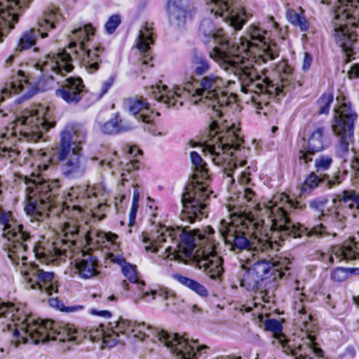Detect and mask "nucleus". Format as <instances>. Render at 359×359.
<instances>
[{
    "label": "nucleus",
    "instance_id": "obj_3",
    "mask_svg": "<svg viewBox=\"0 0 359 359\" xmlns=\"http://www.w3.org/2000/svg\"><path fill=\"white\" fill-rule=\"evenodd\" d=\"M332 203L334 212L327 216L324 213L321 214L325 217L323 221L327 226L320 224V226L309 230L292 222L290 217L292 213L302 211L306 205L290 198L284 193L275 195L270 201L271 205L266 209L271 218L270 233L258 240L262 250H278L285 241L291 238H302L305 236V241H307V238L313 235L335 236L337 233L334 229H344L348 215L355 217L359 214V192L354 189L343 190L332 196Z\"/></svg>",
    "mask_w": 359,
    "mask_h": 359
},
{
    "label": "nucleus",
    "instance_id": "obj_33",
    "mask_svg": "<svg viewBox=\"0 0 359 359\" xmlns=\"http://www.w3.org/2000/svg\"><path fill=\"white\" fill-rule=\"evenodd\" d=\"M125 104L131 114L137 116V119H140L142 121L147 123H150L151 117L148 113L149 104L142 97L138 98L135 97L128 98L126 101Z\"/></svg>",
    "mask_w": 359,
    "mask_h": 359
},
{
    "label": "nucleus",
    "instance_id": "obj_41",
    "mask_svg": "<svg viewBox=\"0 0 359 359\" xmlns=\"http://www.w3.org/2000/svg\"><path fill=\"white\" fill-rule=\"evenodd\" d=\"M123 162L120 161L119 157L116 151H113L100 162L101 167L121 169Z\"/></svg>",
    "mask_w": 359,
    "mask_h": 359
},
{
    "label": "nucleus",
    "instance_id": "obj_55",
    "mask_svg": "<svg viewBox=\"0 0 359 359\" xmlns=\"http://www.w3.org/2000/svg\"><path fill=\"white\" fill-rule=\"evenodd\" d=\"M313 62V57L309 53H304V58L302 65V69L304 71L306 72L310 69V67Z\"/></svg>",
    "mask_w": 359,
    "mask_h": 359
},
{
    "label": "nucleus",
    "instance_id": "obj_60",
    "mask_svg": "<svg viewBox=\"0 0 359 359\" xmlns=\"http://www.w3.org/2000/svg\"><path fill=\"white\" fill-rule=\"evenodd\" d=\"M243 197L248 202L252 201L255 197V192L251 189L247 188L244 191Z\"/></svg>",
    "mask_w": 359,
    "mask_h": 359
},
{
    "label": "nucleus",
    "instance_id": "obj_21",
    "mask_svg": "<svg viewBox=\"0 0 359 359\" xmlns=\"http://www.w3.org/2000/svg\"><path fill=\"white\" fill-rule=\"evenodd\" d=\"M62 19V15L57 13V10H51L46 13L44 18L39 20L38 28H32L22 33L15 51L22 52L30 48L35 44L39 36L46 38L48 36L47 31L55 29Z\"/></svg>",
    "mask_w": 359,
    "mask_h": 359
},
{
    "label": "nucleus",
    "instance_id": "obj_50",
    "mask_svg": "<svg viewBox=\"0 0 359 359\" xmlns=\"http://www.w3.org/2000/svg\"><path fill=\"white\" fill-rule=\"evenodd\" d=\"M140 161L138 160H130L123 163L121 170H125L128 175L131 172L139 169Z\"/></svg>",
    "mask_w": 359,
    "mask_h": 359
},
{
    "label": "nucleus",
    "instance_id": "obj_29",
    "mask_svg": "<svg viewBox=\"0 0 359 359\" xmlns=\"http://www.w3.org/2000/svg\"><path fill=\"white\" fill-rule=\"evenodd\" d=\"M122 272L124 276L128 279L130 282L131 285H130L126 280H123L121 283V285L123 288L126 290H138V298L135 299V303L137 304L139 299H142V293L143 292H147L144 290V283L142 280H140L137 276V273L136 271V268L135 266L132 264H127L122 267Z\"/></svg>",
    "mask_w": 359,
    "mask_h": 359
},
{
    "label": "nucleus",
    "instance_id": "obj_61",
    "mask_svg": "<svg viewBox=\"0 0 359 359\" xmlns=\"http://www.w3.org/2000/svg\"><path fill=\"white\" fill-rule=\"evenodd\" d=\"M90 313L93 315L102 316L107 318L111 316V313L109 311H97L96 309H91Z\"/></svg>",
    "mask_w": 359,
    "mask_h": 359
},
{
    "label": "nucleus",
    "instance_id": "obj_15",
    "mask_svg": "<svg viewBox=\"0 0 359 359\" xmlns=\"http://www.w3.org/2000/svg\"><path fill=\"white\" fill-rule=\"evenodd\" d=\"M117 326L124 329L125 332L126 330H130V334H133V338H137L140 340L151 338L153 341H159L170 351H177L178 354L182 353L187 354V351L192 350L187 344L188 337L185 334L180 336L177 333L168 332L150 325L147 326L144 323H137L135 321H121L117 323Z\"/></svg>",
    "mask_w": 359,
    "mask_h": 359
},
{
    "label": "nucleus",
    "instance_id": "obj_42",
    "mask_svg": "<svg viewBox=\"0 0 359 359\" xmlns=\"http://www.w3.org/2000/svg\"><path fill=\"white\" fill-rule=\"evenodd\" d=\"M284 352L288 355H293L295 359H306V352L304 351V345H299L293 347L290 344L283 345Z\"/></svg>",
    "mask_w": 359,
    "mask_h": 359
},
{
    "label": "nucleus",
    "instance_id": "obj_4",
    "mask_svg": "<svg viewBox=\"0 0 359 359\" xmlns=\"http://www.w3.org/2000/svg\"><path fill=\"white\" fill-rule=\"evenodd\" d=\"M125 320L109 323L110 327L106 330L100 324L96 328L95 335L90 331L76 327L74 325L58 323L50 320L36 318L33 315L27 314L22 304L4 302L0 300V323L2 331L11 332L16 338L17 345L26 344L29 341L32 344L58 341L67 344L65 350H69L74 344H80L88 335L90 338L102 339L103 344L108 347H114L121 340L119 334L130 336V330L121 329L117 323Z\"/></svg>",
    "mask_w": 359,
    "mask_h": 359
},
{
    "label": "nucleus",
    "instance_id": "obj_38",
    "mask_svg": "<svg viewBox=\"0 0 359 359\" xmlns=\"http://www.w3.org/2000/svg\"><path fill=\"white\" fill-rule=\"evenodd\" d=\"M287 18L291 24L298 27L302 32H306L309 29V23L302 12L299 13L294 10H290L287 12Z\"/></svg>",
    "mask_w": 359,
    "mask_h": 359
},
{
    "label": "nucleus",
    "instance_id": "obj_36",
    "mask_svg": "<svg viewBox=\"0 0 359 359\" xmlns=\"http://www.w3.org/2000/svg\"><path fill=\"white\" fill-rule=\"evenodd\" d=\"M172 277L175 280L181 283L184 286L187 287V288L190 289L200 297H207L208 296V290L203 285L201 284L198 281L178 273H173L172 275Z\"/></svg>",
    "mask_w": 359,
    "mask_h": 359
},
{
    "label": "nucleus",
    "instance_id": "obj_63",
    "mask_svg": "<svg viewBox=\"0 0 359 359\" xmlns=\"http://www.w3.org/2000/svg\"><path fill=\"white\" fill-rule=\"evenodd\" d=\"M20 52H16L15 50L14 53L11 55L6 60V66L8 67L11 66L16 57L17 55L19 54Z\"/></svg>",
    "mask_w": 359,
    "mask_h": 359
},
{
    "label": "nucleus",
    "instance_id": "obj_56",
    "mask_svg": "<svg viewBox=\"0 0 359 359\" xmlns=\"http://www.w3.org/2000/svg\"><path fill=\"white\" fill-rule=\"evenodd\" d=\"M299 313L302 315V320L304 324H307L309 321H313V316L311 313H308L306 308L302 306L301 309L299 310Z\"/></svg>",
    "mask_w": 359,
    "mask_h": 359
},
{
    "label": "nucleus",
    "instance_id": "obj_5",
    "mask_svg": "<svg viewBox=\"0 0 359 359\" xmlns=\"http://www.w3.org/2000/svg\"><path fill=\"white\" fill-rule=\"evenodd\" d=\"M208 231L202 234L199 230H191L189 227L169 229L165 226H156L149 236H144L143 242L148 243L145 246L147 251L158 252L165 244L171 243L165 247L161 256L163 259L170 258L182 261V255L191 257L194 253L201 256L196 260V265L212 280L220 279L224 272L222 259L215 251V242L212 236L215 231L208 226Z\"/></svg>",
    "mask_w": 359,
    "mask_h": 359
},
{
    "label": "nucleus",
    "instance_id": "obj_31",
    "mask_svg": "<svg viewBox=\"0 0 359 359\" xmlns=\"http://www.w3.org/2000/svg\"><path fill=\"white\" fill-rule=\"evenodd\" d=\"M16 18V15L12 13L11 1L0 0V42L14 28L13 20Z\"/></svg>",
    "mask_w": 359,
    "mask_h": 359
},
{
    "label": "nucleus",
    "instance_id": "obj_39",
    "mask_svg": "<svg viewBox=\"0 0 359 359\" xmlns=\"http://www.w3.org/2000/svg\"><path fill=\"white\" fill-rule=\"evenodd\" d=\"M333 163L332 156L320 154L314 160V167L317 172L328 170Z\"/></svg>",
    "mask_w": 359,
    "mask_h": 359
},
{
    "label": "nucleus",
    "instance_id": "obj_27",
    "mask_svg": "<svg viewBox=\"0 0 359 359\" xmlns=\"http://www.w3.org/2000/svg\"><path fill=\"white\" fill-rule=\"evenodd\" d=\"M191 74L187 81H193L215 71L210 58L194 50L191 58Z\"/></svg>",
    "mask_w": 359,
    "mask_h": 359
},
{
    "label": "nucleus",
    "instance_id": "obj_32",
    "mask_svg": "<svg viewBox=\"0 0 359 359\" xmlns=\"http://www.w3.org/2000/svg\"><path fill=\"white\" fill-rule=\"evenodd\" d=\"M241 285L248 291H254L257 294V297L260 298L264 302L269 303L273 301V298H266L262 290H264L266 287L264 286V281H262L257 275H255L250 269L245 273L243 279L241 281Z\"/></svg>",
    "mask_w": 359,
    "mask_h": 359
},
{
    "label": "nucleus",
    "instance_id": "obj_16",
    "mask_svg": "<svg viewBox=\"0 0 359 359\" xmlns=\"http://www.w3.org/2000/svg\"><path fill=\"white\" fill-rule=\"evenodd\" d=\"M79 238H84L87 245L93 244V238L90 233H88L86 230H81L77 224L68 222L64 228L63 238L58 239L47 247L35 243L33 251L36 259L48 264L53 261L55 257H68L71 254L70 248L76 244Z\"/></svg>",
    "mask_w": 359,
    "mask_h": 359
},
{
    "label": "nucleus",
    "instance_id": "obj_49",
    "mask_svg": "<svg viewBox=\"0 0 359 359\" xmlns=\"http://www.w3.org/2000/svg\"><path fill=\"white\" fill-rule=\"evenodd\" d=\"M2 155L4 156H8L11 161L15 160L20 154V151L17 148L4 147L2 148Z\"/></svg>",
    "mask_w": 359,
    "mask_h": 359
},
{
    "label": "nucleus",
    "instance_id": "obj_57",
    "mask_svg": "<svg viewBox=\"0 0 359 359\" xmlns=\"http://www.w3.org/2000/svg\"><path fill=\"white\" fill-rule=\"evenodd\" d=\"M139 206L131 205L129 213V224L130 227L133 226L135 224L136 219L137 212Z\"/></svg>",
    "mask_w": 359,
    "mask_h": 359
},
{
    "label": "nucleus",
    "instance_id": "obj_22",
    "mask_svg": "<svg viewBox=\"0 0 359 359\" xmlns=\"http://www.w3.org/2000/svg\"><path fill=\"white\" fill-rule=\"evenodd\" d=\"M25 276L27 285L32 289L38 290L47 296L57 292L55 274L39 269L36 264H32L25 271Z\"/></svg>",
    "mask_w": 359,
    "mask_h": 359
},
{
    "label": "nucleus",
    "instance_id": "obj_51",
    "mask_svg": "<svg viewBox=\"0 0 359 359\" xmlns=\"http://www.w3.org/2000/svg\"><path fill=\"white\" fill-rule=\"evenodd\" d=\"M115 81V75L110 76L102 85L100 93L98 96V98H101L104 96L109 90V88L113 86Z\"/></svg>",
    "mask_w": 359,
    "mask_h": 359
},
{
    "label": "nucleus",
    "instance_id": "obj_48",
    "mask_svg": "<svg viewBox=\"0 0 359 359\" xmlns=\"http://www.w3.org/2000/svg\"><path fill=\"white\" fill-rule=\"evenodd\" d=\"M264 326L266 327V330L273 332H278L281 331L282 330L281 324L278 320L276 319L266 320L264 323Z\"/></svg>",
    "mask_w": 359,
    "mask_h": 359
},
{
    "label": "nucleus",
    "instance_id": "obj_28",
    "mask_svg": "<svg viewBox=\"0 0 359 359\" xmlns=\"http://www.w3.org/2000/svg\"><path fill=\"white\" fill-rule=\"evenodd\" d=\"M83 258L75 261L74 273L81 278L89 279L97 276L100 271L97 270V260L93 255H83Z\"/></svg>",
    "mask_w": 359,
    "mask_h": 359
},
{
    "label": "nucleus",
    "instance_id": "obj_9",
    "mask_svg": "<svg viewBox=\"0 0 359 359\" xmlns=\"http://www.w3.org/2000/svg\"><path fill=\"white\" fill-rule=\"evenodd\" d=\"M36 66L41 72L39 84L44 90L52 88L55 83L60 85L55 90L57 97L69 104H77L81 100L86 92L82 79L66 75L74 69L69 53L62 51L48 54Z\"/></svg>",
    "mask_w": 359,
    "mask_h": 359
},
{
    "label": "nucleus",
    "instance_id": "obj_37",
    "mask_svg": "<svg viewBox=\"0 0 359 359\" xmlns=\"http://www.w3.org/2000/svg\"><path fill=\"white\" fill-rule=\"evenodd\" d=\"M131 127L118 116L116 115L101 126L102 131L108 135L117 134L129 130Z\"/></svg>",
    "mask_w": 359,
    "mask_h": 359
},
{
    "label": "nucleus",
    "instance_id": "obj_11",
    "mask_svg": "<svg viewBox=\"0 0 359 359\" xmlns=\"http://www.w3.org/2000/svg\"><path fill=\"white\" fill-rule=\"evenodd\" d=\"M331 7L337 43L350 61L359 56V40L353 30L359 23V0H321Z\"/></svg>",
    "mask_w": 359,
    "mask_h": 359
},
{
    "label": "nucleus",
    "instance_id": "obj_64",
    "mask_svg": "<svg viewBox=\"0 0 359 359\" xmlns=\"http://www.w3.org/2000/svg\"><path fill=\"white\" fill-rule=\"evenodd\" d=\"M136 152L140 153V151L137 147H131L130 148L129 153L131 155H134V156H136Z\"/></svg>",
    "mask_w": 359,
    "mask_h": 359
},
{
    "label": "nucleus",
    "instance_id": "obj_46",
    "mask_svg": "<svg viewBox=\"0 0 359 359\" xmlns=\"http://www.w3.org/2000/svg\"><path fill=\"white\" fill-rule=\"evenodd\" d=\"M12 13L16 15V20H13V25L18 21V15L16 13L18 10L22 8L23 6H26L30 0H10Z\"/></svg>",
    "mask_w": 359,
    "mask_h": 359
},
{
    "label": "nucleus",
    "instance_id": "obj_23",
    "mask_svg": "<svg viewBox=\"0 0 359 359\" xmlns=\"http://www.w3.org/2000/svg\"><path fill=\"white\" fill-rule=\"evenodd\" d=\"M299 149L297 154L299 163L302 165H307L313 161V156L318 152L325 150L329 145L325 129L323 127H318L312 131L308 140Z\"/></svg>",
    "mask_w": 359,
    "mask_h": 359
},
{
    "label": "nucleus",
    "instance_id": "obj_19",
    "mask_svg": "<svg viewBox=\"0 0 359 359\" xmlns=\"http://www.w3.org/2000/svg\"><path fill=\"white\" fill-rule=\"evenodd\" d=\"M100 191L95 187L74 188L67 194L65 203L67 208L72 207L73 210L79 212L89 207L93 217L100 221L105 218L104 212L108 206L106 203L100 201Z\"/></svg>",
    "mask_w": 359,
    "mask_h": 359
},
{
    "label": "nucleus",
    "instance_id": "obj_44",
    "mask_svg": "<svg viewBox=\"0 0 359 359\" xmlns=\"http://www.w3.org/2000/svg\"><path fill=\"white\" fill-rule=\"evenodd\" d=\"M351 274L350 268L338 267L332 271L331 278L334 281L343 282L346 280Z\"/></svg>",
    "mask_w": 359,
    "mask_h": 359
},
{
    "label": "nucleus",
    "instance_id": "obj_40",
    "mask_svg": "<svg viewBox=\"0 0 359 359\" xmlns=\"http://www.w3.org/2000/svg\"><path fill=\"white\" fill-rule=\"evenodd\" d=\"M334 100V96L330 93H323L318 100L317 104L319 107V110L318 114H328L330 109V105L332 103Z\"/></svg>",
    "mask_w": 359,
    "mask_h": 359
},
{
    "label": "nucleus",
    "instance_id": "obj_26",
    "mask_svg": "<svg viewBox=\"0 0 359 359\" xmlns=\"http://www.w3.org/2000/svg\"><path fill=\"white\" fill-rule=\"evenodd\" d=\"M332 255L329 257V262L334 264V255L339 261H352L359 259V241L355 238H352L345 241L342 245H334L332 248Z\"/></svg>",
    "mask_w": 359,
    "mask_h": 359
},
{
    "label": "nucleus",
    "instance_id": "obj_13",
    "mask_svg": "<svg viewBox=\"0 0 359 359\" xmlns=\"http://www.w3.org/2000/svg\"><path fill=\"white\" fill-rule=\"evenodd\" d=\"M0 225L3 226L1 238L5 240L4 249L13 264L18 265L20 260H26L25 252L27 250V242L33 236L25 229L24 226L15 219L11 211L0 208Z\"/></svg>",
    "mask_w": 359,
    "mask_h": 359
},
{
    "label": "nucleus",
    "instance_id": "obj_43",
    "mask_svg": "<svg viewBox=\"0 0 359 359\" xmlns=\"http://www.w3.org/2000/svg\"><path fill=\"white\" fill-rule=\"evenodd\" d=\"M307 339L309 340L308 344L305 346L304 345V351L306 352L307 355L306 359H313L309 356L308 352L310 351L314 353L318 357H323V351L320 348L316 347L315 345L316 337L314 335L309 334L308 335Z\"/></svg>",
    "mask_w": 359,
    "mask_h": 359
},
{
    "label": "nucleus",
    "instance_id": "obj_12",
    "mask_svg": "<svg viewBox=\"0 0 359 359\" xmlns=\"http://www.w3.org/2000/svg\"><path fill=\"white\" fill-rule=\"evenodd\" d=\"M262 219L252 217H238L229 222L222 219L220 222L219 231L224 238L229 249L235 253L243 250L250 251V238L257 237V233L263 228Z\"/></svg>",
    "mask_w": 359,
    "mask_h": 359
},
{
    "label": "nucleus",
    "instance_id": "obj_6",
    "mask_svg": "<svg viewBox=\"0 0 359 359\" xmlns=\"http://www.w3.org/2000/svg\"><path fill=\"white\" fill-rule=\"evenodd\" d=\"M234 81L226 82L215 70L193 81H187L183 86H177L170 90L163 85L148 88L147 94L167 107L178 109L187 99L195 104L203 102L212 107V116L221 118L227 108L235 104L236 95L226 90Z\"/></svg>",
    "mask_w": 359,
    "mask_h": 359
},
{
    "label": "nucleus",
    "instance_id": "obj_20",
    "mask_svg": "<svg viewBox=\"0 0 359 359\" xmlns=\"http://www.w3.org/2000/svg\"><path fill=\"white\" fill-rule=\"evenodd\" d=\"M207 10L215 16L222 17L235 30H241L252 16L241 0H207Z\"/></svg>",
    "mask_w": 359,
    "mask_h": 359
},
{
    "label": "nucleus",
    "instance_id": "obj_18",
    "mask_svg": "<svg viewBox=\"0 0 359 359\" xmlns=\"http://www.w3.org/2000/svg\"><path fill=\"white\" fill-rule=\"evenodd\" d=\"M289 264L290 261L283 257L271 260L259 259L252 264L250 269L264 281L263 287H266L262 290L266 298H273L278 285V280L286 277L287 271L290 269Z\"/></svg>",
    "mask_w": 359,
    "mask_h": 359
},
{
    "label": "nucleus",
    "instance_id": "obj_17",
    "mask_svg": "<svg viewBox=\"0 0 359 359\" xmlns=\"http://www.w3.org/2000/svg\"><path fill=\"white\" fill-rule=\"evenodd\" d=\"M95 29L88 24L72 32L69 48L74 49L75 54L81 60V65L86 70L93 74L100 69L104 57V48L101 46L89 48L87 42L90 36L94 35Z\"/></svg>",
    "mask_w": 359,
    "mask_h": 359
},
{
    "label": "nucleus",
    "instance_id": "obj_2",
    "mask_svg": "<svg viewBox=\"0 0 359 359\" xmlns=\"http://www.w3.org/2000/svg\"><path fill=\"white\" fill-rule=\"evenodd\" d=\"M86 131L83 126H67L60 133V140L55 148L38 151L42 161L38 165L37 172L23 175V182L27 186L30 195L25 207L30 222L39 223L48 217V212L58 201L60 182L59 180L45 178L42 172L48 170L50 165H59L60 173L67 180L81 178L87 171V158L83 155L82 144L86 140Z\"/></svg>",
    "mask_w": 359,
    "mask_h": 359
},
{
    "label": "nucleus",
    "instance_id": "obj_8",
    "mask_svg": "<svg viewBox=\"0 0 359 359\" xmlns=\"http://www.w3.org/2000/svg\"><path fill=\"white\" fill-rule=\"evenodd\" d=\"M212 137L202 144L205 155H210L212 163L223 168L224 175L234 182L233 175L238 165L243 167L247 161L244 159L250 153V149L243 146V139L238 133V129L233 124L221 128L217 121L210 125Z\"/></svg>",
    "mask_w": 359,
    "mask_h": 359
},
{
    "label": "nucleus",
    "instance_id": "obj_45",
    "mask_svg": "<svg viewBox=\"0 0 359 359\" xmlns=\"http://www.w3.org/2000/svg\"><path fill=\"white\" fill-rule=\"evenodd\" d=\"M121 23V18L118 15H112L105 23V29L108 34L114 32Z\"/></svg>",
    "mask_w": 359,
    "mask_h": 359
},
{
    "label": "nucleus",
    "instance_id": "obj_62",
    "mask_svg": "<svg viewBox=\"0 0 359 359\" xmlns=\"http://www.w3.org/2000/svg\"><path fill=\"white\" fill-rule=\"evenodd\" d=\"M83 309V306L81 305H76V306H64V309L62 311H65L67 313H72L75 312L79 310H82Z\"/></svg>",
    "mask_w": 359,
    "mask_h": 359
},
{
    "label": "nucleus",
    "instance_id": "obj_54",
    "mask_svg": "<svg viewBox=\"0 0 359 359\" xmlns=\"http://www.w3.org/2000/svg\"><path fill=\"white\" fill-rule=\"evenodd\" d=\"M48 302L51 307L62 311L65 305L57 297L49 298Z\"/></svg>",
    "mask_w": 359,
    "mask_h": 359
},
{
    "label": "nucleus",
    "instance_id": "obj_59",
    "mask_svg": "<svg viewBox=\"0 0 359 359\" xmlns=\"http://www.w3.org/2000/svg\"><path fill=\"white\" fill-rule=\"evenodd\" d=\"M132 185L134 187L132 205L139 206L140 193L137 187Z\"/></svg>",
    "mask_w": 359,
    "mask_h": 359
},
{
    "label": "nucleus",
    "instance_id": "obj_34",
    "mask_svg": "<svg viewBox=\"0 0 359 359\" xmlns=\"http://www.w3.org/2000/svg\"><path fill=\"white\" fill-rule=\"evenodd\" d=\"M156 298H158L162 302H165V310L173 311L172 306L175 304L176 297L168 291L163 289L158 290H147V292H143L142 293V299L147 302H150Z\"/></svg>",
    "mask_w": 359,
    "mask_h": 359
},
{
    "label": "nucleus",
    "instance_id": "obj_14",
    "mask_svg": "<svg viewBox=\"0 0 359 359\" xmlns=\"http://www.w3.org/2000/svg\"><path fill=\"white\" fill-rule=\"evenodd\" d=\"M336 101L337 104L334 108V121L332 128L338 137L336 154L339 157L345 158L350 153V143L354 140V126L358 116L352 110L351 103L344 94L339 93Z\"/></svg>",
    "mask_w": 359,
    "mask_h": 359
},
{
    "label": "nucleus",
    "instance_id": "obj_25",
    "mask_svg": "<svg viewBox=\"0 0 359 359\" xmlns=\"http://www.w3.org/2000/svg\"><path fill=\"white\" fill-rule=\"evenodd\" d=\"M345 172L338 170L332 175H320L311 172L305 180L302 187V192L311 191L318 186L332 189L340 185L344 180Z\"/></svg>",
    "mask_w": 359,
    "mask_h": 359
},
{
    "label": "nucleus",
    "instance_id": "obj_7",
    "mask_svg": "<svg viewBox=\"0 0 359 359\" xmlns=\"http://www.w3.org/2000/svg\"><path fill=\"white\" fill-rule=\"evenodd\" d=\"M36 91L37 89L29 82L24 73L18 70L16 74L11 76L10 82L6 83V87L0 90V103L4 100L6 96L11 93H22V98L27 100ZM8 116L4 110L0 109V119ZM13 124L9 133L0 134V144L4 143V139L8 135L18 137V140L24 138L27 141L36 142L42 139L44 132L53 128L55 123L48 121L45 117L43 109H32L23 111L22 115L17 118Z\"/></svg>",
    "mask_w": 359,
    "mask_h": 359
},
{
    "label": "nucleus",
    "instance_id": "obj_58",
    "mask_svg": "<svg viewBox=\"0 0 359 359\" xmlns=\"http://www.w3.org/2000/svg\"><path fill=\"white\" fill-rule=\"evenodd\" d=\"M250 166L245 168V170L241 171L239 173V176L241 177V181L242 183H248L250 181L249 176L250 175Z\"/></svg>",
    "mask_w": 359,
    "mask_h": 359
},
{
    "label": "nucleus",
    "instance_id": "obj_1",
    "mask_svg": "<svg viewBox=\"0 0 359 359\" xmlns=\"http://www.w3.org/2000/svg\"><path fill=\"white\" fill-rule=\"evenodd\" d=\"M199 33L204 43L212 41L215 44L209 53L210 57L222 69L238 76L242 92L251 94V101L257 109L268 107L270 98L279 101L292 88V69L290 66H279L283 71L280 72L279 83H276L259 74L255 67L279 55L280 48L266 30L252 25L245 36L231 41L223 29H217L211 19L204 18Z\"/></svg>",
    "mask_w": 359,
    "mask_h": 359
},
{
    "label": "nucleus",
    "instance_id": "obj_30",
    "mask_svg": "<svg viewBox=\"0 0 359 359\" xmlns=\"http://www.w3.org/2000/svg\"><path fill=\"white\" fill-rule=\"evenodd\" d=\"M153 35L154 33L147 27L141 29L138 35L137 48L142 55V71L149 64V62L152 60L150 53V45L154 43Z\"/></svg>",
    "mask_w": 359,
    "mask_h": 359
},
{
    "label": "nucleus",
    "instance_id": "obj_47",
    "mask_svg": "<svg viewBox=\"0 0 359 359\" xmlns=\"http://www.w3.org/2000/svg\"><path fill=\"white\" fill-rule=\"evenodd\" d=\"M90 234V237L93 239V236H96L98 238H105L108 241H111V243H114L117 239L118 236L115 233L109 232V233H100L96 231H92L90 232H87Z\"/></svg>",
    "mask_w": 359,
    "mask_h": 359
},
{
    "label": "nucleus",
    "instance_id": "obj_24",
    "mask_svg": "<svg viewBox=\"0 0 359 359\" xmlns=\"http://www.w3.org/2000/svg\"><path fill=\"white\" fill-rule=\"evenodd\" d=\"M167 13L170 27L180 30L185 29L187 19L195 15L196 9L188 0H168Z\"/></svg>",
    "mask_w": 359,
    "mask_h": 359
},
{
    "label": "nucleus",
    "instance_id": "obj_53",
    "mask_svg": "<svg viewBox=\"0 0 359 359\" xmlns=\"http://www.w3.org/2000/svg\"><path fill=\"white\" fill-rule=\"evenodd\" d=\"M348 76L351 79L359 78V63L351 65V69L348 71Z\"/></svg>",
    "mask_w": 359,
    "mask_h": 359
},
{
    "label": "nucleus",
    "instance_id": "obj_35",
    "mask_svg": "<svg viewBox=\"0 0 359 359\" xmlns=\"http://www.w3.org/2000/svg\"><path fill=\"white\" fill-rule=\"evenodd\" d=\"M187 344L192 348L191 351H187V354L185 353H177V351H170L172 354L175 355L178 359H207V351L210 347L206 345H199L198 340H191V341L187 339Z\"/></svg>",
    "mask_w": 359,
    "mask_h": 359
},
{
    "label": "nucleus",
    "instance_id": "obj_10",
    "mask_svg": "<svg viewBox=\"0 0 359 359\" xmlns=\"http://www.w3.org/2000/svg\"><path fill=\"white\" fill-rule=\"evenodd\" d=\"M190 157L195 169V181L187 185L186 191L182 196L183 208L180 218L182 221L193 224L208 216L210 191L205 182L210 180V175L207 164L196 151H191Z\"/></svg>",
    "mask_w": 359,
    "mask_h": 359
},
{
    "label": "nucleus",
    "instance_id": "obj_52",
    "mask_svg": "<svg viewBox=\"0 0 359 359\" xmlns=\"http://www.w3.org/2000/svg\"><path fill=\"white\" fill-rule=\"evenodd\" d=\"M327 199L318 198L311 201L310 207L316 210L323 211V209L327 203Z\"/></svg>",
    "mask_w": 359,
    "mask_h": 359
}]
</instances>
